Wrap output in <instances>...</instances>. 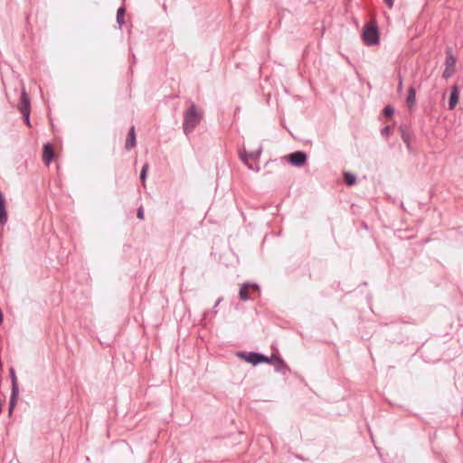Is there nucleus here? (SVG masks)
<instances>
[{
    "mask_svg": "<svg viewBox=\"0 0 463 463\" xmlns=\"http://www.w3.org/2000/svg\"><path fill=\"white\" fill-rule=\"evenodd\" d=\"M187 103L189 107L184 112L183 130L186 136H189L201 123L203 112L198 109L194 101L189 99Z\"/></svg>",
    "mask_w": 463,
    "mask_h": 463,
    "instance_id": "obj_1",
    "label": "nucleus"
},
{
    "mask_svg": "<svg viewBox=\"0 0 463 463\" xmlns=\"http://www.w3.org/2000/svg\"><path fill=\"white\" fill-rule=\"evenodd\" d=\"M362 40L367 46L377 45L380 42V33L375 20L366 23L363 28Z\"/></svg>",
    "mask_w": 463,
    "mask_h": 463,
    "instance_id": "obj_2",
    "label": "nucleus"
},
{
    "mask_svg": "<svg viewBox=\"0 0 463 463\" xmlns=\"http://www.w3.org/2000/svg\"><path fill=\"white\" fill-rule=\"evenodd\" d=\"M262 153V146H260L256 150L248 153L245 149L240 151V159L247 165L250 170H253L255 172H260V167L256 165H253L250 163V159L255 162L259 161V158Z\"/></svg>",
    "mask_w": 463,
    "mask_h": 463,
    "instance_id": "obj_3",
    "label": "nucleus"
},
{
    "mask_svg": "<svg viewBox=\"0 0 463 463\" xmlns=\"http://www.w3.org/2000/svg\"><path fill=\"white\" fill-rule=\"evenodd\" d=\"M239 356L253 365L270 363V358H269V356L257 352H241L239 353Z\"/></svg>",
    "mask_w": 463,
    "mask_h": 463,
    "instance_id": "obj_4",
    "label": "nucleus"
},
{
    "mask_svg": "<svg viewBox=\"0 0 463 463\" xmlns=\"http://www.w3.org/2000/svg\"><path fill=\"white\" fill-rule=\"evenodd\" d=\"M260 293V286L256 283L245 282L239 290V297L242 301L250 299V294Z\"/></svg>",
    "mask_w": 463,
    "mask_h": 463,
    "instance_id": "obj_5",
    "label": "nucleus"
},
{
    "mask_svg": "<svg viewBox=\"0 0 463 463\" xmlns=\"http://www.w3.org/2000/svg\"><path fill=\"white\" fill-rule=\"evenodd\" d=\"M287 158L293 166L300 167L307 163V156L303 151H295L288 154Z\"/></svg>",
    "mask_w": 463,
    "mask_h": 463,
    "instance_id": "obj_6",
    "label": "nucleus"
},
{
    "mask_svg": "<svg viewBox=\"0 0 463 463\" xmlns=\"http://www.w3.org/2000/svg\"><path fill=\"white\" fill-rule=\"evenodd\" d=\"M18 109L21 113L31 112L30 99L24 88L22 89V91H21V98H20V102L18 104Z\"/></svg>",
    "mask_w": 463,
    "mask_h": 463,
    "instance_id": "obj_7",
    "label": "nucleus"
},
{
    "mask_svg": "<svg viewBox=\"0 0 463 463\" xmlns=\"http://www.w3.org/2000/svg\"><path fill=\"white\" fill-rule=\"evenodd\" d=\"M270 363L275 362V371L280 373L283 375H286L287 372L289 370L286 362L280 357L275 354H272L270 357Z\"/></svg>",
    "mask_w": 463,
    "mask_h": 463,
    "instance_id": "obj_8",
    "label": "nucleus"
},
{
    "mask_svg": "<svg viewBox=\"0 0 463 463\" xmlns=\"http://www.w3.org/2000/svg\"><path fill=\"white\" fill-rule=\"evenodd\" d=\"M459 87L457 84H454L451 87L449 99V109L450 110L454 109L457 107L459 99Z\"/></svg>",
    "mask_w": 463,
    "mask_h": 463,
    "instance_id": "obj_9",
    "label": "nucleus"
},
{
    "mask_svg": "<svg viewBox=\"0 0 463 463\" xmlns=\"http://www.w3.org/2000/svg\"><path fill=\"white\" fill-rule=\"evenodd\" d=\"M54 158V152H53V147L52 146V144L50 143H46L43 145V161L44 162L45 165H50V163L53 160Z\"/></svg>",
    "mask_w": 463,
    "mask_h": 463,
    "instance_id": "obj_10",
    "label": "nucleus"
},
{
    "mask_svg": "<svg viewBox=\"0 0 463 463\" xmlns=\"http://www.w3.org/2000/svg\"><path fill=\"white\" fill-rule=\"evenodd\" d=\"M399 130L402 141L405 143L406 146L410 150L411 147V134L410 132L409 128L406 125H401Z\"/></svg>",
    "mask_w": 463,
    "mask_h": 463,
    "instance_id": "obj_11",
    "label": "nucleus"
},
{
    "mask_svg": "<svg viewBox=\"0 0 463 463\" xmlns=\"http://www.w3.org/2000/svg\"><path fill=\"white\" fill-rule=\"evenodd\" d=\"M136 146V133L135 127L132 126L128 133V137L125 143L126 150L129 151Z\"/></svg>",
    "mask_w": 463,
    "mask_h": 463,
    "instance_id": "obj_12",
    "label": "nucleus"
},
{
    "mask_svg": "<svg viewBox=\"0 0 463 463\" xmlns=\"http://www.w3.org/2000/svg\"><path fill=\"white\" fill-rule=\"evenodd\" d=\"M406 104L410 110H411L416 106V90L412 86H411L408 90Z\"/></svg>",
    "mask_w": 463,
    "mask_h": 463,
    "instance_id": "obj_13",
    "label": "nucleus"
},
{
    "mask_svg": "<svg viewBox=\"0 0 463 463\" xmlns=\"http://www.w3.org/2000/svg\"><path fill=\"white\" fill-rule=\"evenodd\" d=\"M7 222V213L5 210V201L3 194L0 193V223L5 224Z\"/></svg>",
    "mask_w": 463,
    "mask_h": 463,
    "instance_id": "obj_14",
    "label": "nucleus"
},
{
    "mask_svg": "<svg viewBox=\"0 0 463 463\" xmlns=\"http://www.w3.org/2000/svg\"><path fill=\"white\" fill-rule=\"evenodd\" d=\"M456 61H457V59L452 54L451 49L448 48L446 50V61H445L446 67L455 69Z\"/></svg>",
    "mask_w": 463,
    "mask_h": 463,
    "instance_id": "obj_15",
    "label": "nucleus"
},
{
    "mask_svg": "<svg viewBox=\"0 0 463 463\" xmlns=\"http://www.w3.org/2000/svg\"><path fill=\"white\" fill-rule=\"evenodd\" d=\"M344 180H345V183L346 185L353 186L356 184L357 177L355 175H354L352 173L345 172L344 173Z\"/></svg>",
    "mask_w": 463,
    "mask_h": 463,
    "instance_id": "obj_16",
    "label": "nucleus"
},
{
    "mask_svg": "<svg viewBox=\"0 0 463 463\" xmlns=\"http://www.w3.org/2000/svg\"><path fill=\"white\" fill-rule=\"evenodd\" d=\"M9 374H10V379H11V383H12L11 391H19L15 370L13 367H11L9 369Z\"/></svg>",
    "mask_w": 463,
    "mask_h": 463,
    "instance_id": "obj_17",
    "label": "nucleus"
},
{
    "mask_svg": "<svg viewBox=\"0 0 463 463\" xmlns=\"http://www.w3.org/2000/svg\"><path fill=\"white\" fill-rule=\"evenodd\" d=\"M125 7L120 6L117 11V23L118 24L119 27L125 23L124 16H125Z\"/></svg>",
    "mask_w": 463,
    "mask_h": 463,
    "instance_id": "obj_18",
    "label": "nucleus"
},
{
    "mask_svg": "<svg viewBox=\"0 0 463 463\" xmlns=\"http://www.w3.org/2000/svg\"><path fill=\"white\" fill-rule=\"evenodd\" d=\"M18 394H19V391H11V396H10V401H9V409H11V411H14V409L15 407V404L17 402Z\"/></svg>",
    "mask_w": 463,
    "mask_h": 463,
    "instance_id": "obj_19",
    "label": "nucleus"
},
{
    "mask_svg": "<svg viewBox=\"0 0 463 463\" xmlns=\"http://www.w3.org/2000/svg\"><path fill=\"white\" fill-rule=\"evenodd\" d=\"M383 116L386 117V118H391L393 113H394V109L390 106V105H387L384 109H383Z\"/></svg>",
    "mask_w": 463,
    "mask_h": 463,
    "instance_id": "obj_20",
    "label": "nucleus"
},
{
    "mask_svg": "<svg viewBox=\"0 0 463 463\" xmlns=\"http://www.w3.org/2000/svg\"><path fill=\"white\" fill-rule=\"evenodd\" d=\"M148 167H149L148 164H147V163H146V164L143 165L142 169H141V172H140V179H141V181H142L143 183H145V181H146V174H147Z\"/></svg>",
    "mask_w": 463,
    "mask_h": 463,
    "instance_id": "obj_21",
    "label": "nucleus"
},
{
    "mask_svg": "<svg viewBox=\"0 0 463 463\" xmlns=\"http://www.w3.org/2000/svg\"><path fill=\"white\" fill-rule=\"evenodd\" d=\"M454 71H455L454 68L446 67V69L443 71L442 76L445 79H449V78H450L453 75Z\"/></svg>",
    "mask_w": 463,
    "mask_h": 463,
    "instance_id": "obj_22",
    "label": "nucleus"
},
{
    "mask_svg": "<svg viewBox=\"0 0 463 463\" xmlns=\"http://www.w3.org/2000/svg\"><path fill=\"white\" fill-rule=\"evenodd\" d=\"M391 131L392 128L390 126H385L383 128H382L381 134L383 137H388L391 134Z\"/></svg>",
    "mask_w": 463,
    "mask_h": 463,
    "instance_id": "obj_23",
    "label": "nucleus"
},
{
    "mask_svg": "<svg viewBox=\"0 0 463 463\" xmlns=\"http://www.w3.org/2000/svg\"><path fill=\"white\" fill-rule=\"evenodd\" d=\"M27 126H30V112L21 113Z\"/></svg>",
    "mask_w": 463,
    "mask_h": 463,
    "instance_id": "obj_24",
    "label": "nucleus"
},
{
    "mask_svg": "<svg viewBox=\"0 0 463 463\" xmlns=\"http://www.w3.org/2000/svg\"><path fill=\"white\" fill-rule=\"evenodd\" d=\"M137 217L140 220H143L144 219V209H143V206H140L138 209H137Z\"/></svg>",
    "mask_w": 463,
    "mask_h": 463,
    "instance_id": "obj_25",
    "label": "nucleus"
},
{
    "mask_svg": "<svg viewBox=\"0 0 463 463\" xmlns=\"http://www.w3.org/2000/svg\"><path fill=\"white\" fill-rule=\"evenodd\" d=\"M385 4L388 7L392 8L393 6L394 0H384Z\"/></svg>",
    "mask_w": 463,
    "mask_h": 463,
    "instance_id": "obj_26",
    "label": "nucleus"
},
{
    "mask_svg": "<svg viewBox=\"0 0 463 463\" xmlns=\"http://www.w3.org/2000/svg\"><path fill=\"white\" fill-rule=\"evenodd\" d=\"M402 90V79L400 77L399 79V84H398V90L401 91Z\"/></svg>",
    "mask_w": 463,
    "mask_h": 463,
    "instance_id": "obj_27",
    "label": "nucleus"
},
{
    "mask_svg": "<svg viewBox=\"0 0 463 463\" xmlns=\"http://www.w3.org/2000/svg\"><path fill=\"white\" fill-rule=\"evenodd\" d=\"M222 301V298H218V299H217V301L215 302V305H214L213 308L217 307H218V305H219Z\"/></svg>",
    "mask_w": 463,
    "mask_h": 463,
    "instance_id": "obj_28",
    "label": "nucleus"
},
{
    "mask_svg": "<svg viewBox=\"0 0 463 463\" xmlns=\"http://www.w3.org/2000/svg\"><path fill=\"white\" fill-rule=\"evenodd\" d=\"M3 320H4V315H3L2 309L0 308V325L3 323Z\"/></svg>",
    "mask_w": 463,
    "mask_h": 463,
    "instance_id": "obj_29",
    "label": "nucleus"
},
{
    "mask_svg": "<svg viewBox=\"0 0 463 463\" xmlns=\"http://www.w3.org/2000/svg\"><path fill=\"white\" fill-rule=\"evenodd\" d=\"M13 413V411H11V409H8V416L10 417Z\"/></svg>",
    "mask_w": 463,
    "mask_h": 463,
    "instance_id": "obj_30",
    "label": "nucleus"
}]
</instances>
